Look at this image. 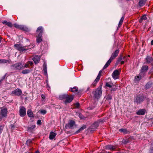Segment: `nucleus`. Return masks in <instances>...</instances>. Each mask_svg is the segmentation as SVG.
I'll return each mask as SVG.
<instances>
[{"label":"nucleus","instance_id":"obj_1","mask_svg":"<svg viewBox=\"0 0 153 153\" xmlns=\"http://www.w3.org/2000/svg\"><path fill=\"white\" fill-rule=\"evenodd\" d=\"M34 46L32 44L29 46H23L22 45L19 44H16L14 45L15 48L17 50L20 52H25L30 49L33 48Z\"/></svg>","mask_w":153,"mask_h":153},{"label":"nucleus","instance_id":"obj_2","mask_svg":"<svg viewBox=\"0 0 153 153\" xmlns=\"http://www.w3.org/2000/svg\"><path fill=\"white\" fill-rule=\"evenodd\" d=\"M119 52V49H117L112 53L110 58L107 61L106 63L103 67L102 70H104L108 67L112 60L114 59L118 56Z\"/></svg>","mask_w":153,"mask_h":153},{"label":"nucleus","instance_id":"obj_3","mask_svg":"<svg viewBox=\"0 0 153 153\" xmlns=\"http://www.w3.org/2000/svg\"><path fill=\"white\" fill-rule=\"evenodd\" d=\"M102 91L101 88H98L92 92L94 98L97 99H98L100 98L102 95Z\"/></svg>","mask_w":153,"mask_h":153},{"label":"nucleus","instance_id":"obj_4","mask_svg":"<svg viewBox=\"0 0 153 153\" xmlns=\"http://www.w3.org/2000/svg\"><path fill=\"white\" fill-rule=\"evenodd\" d=\"M12 68L14 70H20L22 69H24L22 64L21 63H17L11 66Z\"/></svg>","mask_w":153,"mask_h":153},{"label":"nucleus","instance_id":"obj_5","mask_svg":"<svg viewBox=\"0 0 153 153\" xmlns=\"http://www.w3.org/2000/svg\"><path fill=\"white\" fill-rule=\"evenodd\" d=\"M144 100V97L143 96L140 95H138L135 97L134 98V100L135 103L138 104L142 102Z\"/></svg>","mask_w":153,"mask_h":153},{"label":"nucleus","instance_id":"obj_6","mask_svg":"<svg viewBox=\"0 0 153 153\" xmlns=\"http://www.w3.org/2000/svg\"><path fill=\"white\" fill-rule=\"evenodd\" d=\"M76 126L74 121L73 120L69 121L68 123L65 125V128L66 129L68 128H73L74 127Z\"/></svg>","mask_w":153,"mask_h":153},{"label":"nucleus","instance_id":"obj_7","mask_svg":"<svg viewBox=\"0 0 153 153\" xmlns=\"http://www.w3.org/2000/svg\"><path fill=\"white\" fill-rule=\"evenodd\" d=\"M19 113V115L21 117H24L26 114L25 108L23 106H20V107Z\"/></svg>","mask_w":153,"mask_h":153},{"label":"nucleus","instance_id":"obj_8","mask_svg":"<svg viewBox=\"0 0 153 153\" xmlns=\"http://www.w3.org/2000/svg\"><path fill=\"white\" fill-rule=\"evenodd\" d=\"M22 93V92L21 90L20 89L17 88L12 92L11 94L12 95H15L19 96Z\"/></svg>","mask_w":153,"mask_h":153},{"label":"nucleus","instance_id":"obj_9","mask_svg":"<svg viewBox=\"0 0 153 153\" xmlns=\"http://www.w3.org/2000/svg\"><path fill=\"white\" fill-rule=\"evenodd\" d=\"M120 71L118 70H115L112 74V76L114 79H116L118 78V76L120 74Z\"/></svg>","mask_w":153,"mask_h":153},{"label":"nucleus","instance_id":"obj_10","mask_svg":"<svg viewBox=\"0 0 153 153\" xmlns=\"http://www.w3.org/2000/svg\"><path fill=\"white\" fill-rule=\"evenodd\" d=\"M102 72V70H101L99 71L97 77L96 78V79H95L94 82L92 83V85H93L94 86L96 85V83H97V82H98L99 81V79H100Z\"/></svg>","mask_w":153,"mask_h":153},{"label":"nucleus","instance_id":"obj_11","mask_svg":"<svg viewBox=\"0 0 153 153\" xmlns=\"http://www.w3.org/2000/svg\"><path fill=\"white\" fill-rule=\"evenodd\" d=\"M65 100L64 101V103L66 104L68 103L71 102L74 99L73 96H69L68 95V97H67Z\"/></svg>","mask_w":153,"mask_h":153},{"label":"nucleus","instance_id":"obj_12","mask_svg":"<svg viewBox=\"0 0 153 153\" xmlns=\"http://www.w3.org/2000/svg\"><path fill=\"white\" fill-rule=\"evenodd\" d=\"M105 149H106L113 151L116 149V147L113 145H108L105 146Z\"/></svg>","mask_w":153,"mask_h":153},{"label":"nucleus","instance_id":"obj_13","mask_svg":"<svg viewBox=\"0 0 153 153\" xmlns=\"http://www.w3.org/2000/svg\"><path fill=\"white\" fill-rule=\"evenodd\" d=\"M40 59V56H36L32 59L33 60L35 64L38 63Z\"/></svg>","mask_w":153,"mask_h":153},{"label":"nucleus","instance_id":"obj_14","mask_svg":"<svg viewBox=\"0 0 153 153\" xmlns=\"http://www.w3.org/2000/svg\"><path fill=\"white\" fill-rule=\"evenodd\" d=\"M43 31V27L42 26H40L37 28L36 32L38 34H41L42 35Z\"/></svg>","mask_w":153,"mask_h":153},{"label":"nucleus","instance_id":"obj_15","mask_svg":"<svg viewBox=\"0 0 153 153\" xmlns=\"http://www.w3.org/2000/svg\"><path fill=\"white\" fill-rule=\"evenodd\" d=\"M1 114L3 117H5L7 116V110L6 108H3L1 111Z\"/></svg>","mask_w":153,"mask_h":153},{"label":"nucleus","instance_id":"obj_16","mask_svg":"<svg viewBox=\"0 0 153 153\" xmlns=\"http://www.w3.org/2000/svg\"><path fill=\"white\" fill-rule=\"evenodd\" d=\"M42 35L41 34H38L36 36V41L37 43H39L42 41Z\"/></svg>","mask_w":153,"mask_h":153},{"label":"nucleus","instance_id":"obj_17","mask_svg":"<svg viewBox=\"0 0 153 153\" xmlns=\"http://www.w3.org/2000/svg\"><path fill=\"white\" fill-rule=\"evenodd\" d=\"M35 125H33L29 126L27 128V131L29 132H31L33 131V129L35 128Z\"/></svg>","mask_w":153,"mask_h":153},{"label":"nucleus","instance_id":"obj_18","mask_svg":"<svg viewBox=\"0 0 153 153\" xmlns=\"http://www.w3.org/2000/svg\"><path fill=\"white\" fill-rule=\"evenodd\" d=\"M68 97V95L67 94L61 95L59 96V98L60 100H65L67 97Z\"/></svg>","mask_w":153,"mask_h":153},{"label":"nucleus","instance_id":"obj_19","mask_svg":"<svg viewBox=\"0 0 153 153\" xmlns=\"http://www.w3.org/2000/svg\"><path fill=\"white\" fill-rule=\"evenodd\" d=\"M148 66L147 65L143 66L141 68V74H142L143 73H145L147 72L148 70Z\"/></svg>","mask_w":153,"mask_h":153},{"label":"nucleus","instance_id":"obj_20","mask_svg":"<svg viewBox=\"0 0 153 153\" xmlns=\"http://www.w3.org/2000/svg\"><path fill=\"white\" fill-rule=\"evenodd\" d=\"M32 71L33 70L32 69H25L22 71V73L23 74H25L30 73V72Z\"/></svg>","mask_w":153,"mask_h":153},{"label":"nucleus","instance_id":"obj_21","mask_svg":"<svg viewBox=\"0 0 153 153\" xmlns=\"http://www.w3.org/2000/svg\"><path fill=\"white\" fill-rule=\"evenodd\" d=\"M2 23L3 24L6 25L10 27H12L13 26L12 24L10 22H7L6 20L3 22Z\"/></svg>","mask_w":153,"mask_h":153},{"label":"nucleus","instance_id":"obj_22","mask_svg":"<svg viewBox=\"0 0 153 153\" xmlns=\"http://www.w3.org/2000/svg\"><path fill=\"white\" fill-rule=\"evenodd\" d=\"M27 114L28 116L30 117H33V113L31 110H28L27 111Z\"/></svg>","mask_w":153,"mask_h":153},{"label":"nucleus","instance_id":"obj_23","mask_svg":"<svg viewBox=\"0 0 153 153\" xmlns=\"http://www.w3.org/2000/svg\"><path fill=\"white\" fill-rule=\"evenodd\" d=\"M145 113V110L144 109H142L138 111L137 112V114L138 115H143Z\"/></svg>","mask_w":153,"mask_h":153},{"label":"nucleus","instance_id":"obj_24","mask_svg":"<svg viewBox=\"0 0 153 153\" xmlns=\"http://www.w3.org/2000/svg\"><path fill=\"white\" fill-rule=\"evenodd\" d=\"M86 128V125H84L82 127H81L78 130L76 131L75 133L78 134L79 133L80 131H82L84 129H85Z\"/></svg>","mask_w":153,"mask_h":153},{"label":"nucleus","instance_id":"obj_25","mask_svg":"<svg viewBox=\"0 0 153 153\" xmlns=\"http://www.w3.org/2000/svg\"><path fill=\"white\" fill-rule=\"evenodd\" d=\"M20 29L27 32L29 30V29L27 27L22 25H21Z\"/></svg>","mask_w":153,"mask_h":153},{"label":"nucleus","instance_id":"obj_26","mask_svg":"<svg viewBox=\"0 0 153 153\" xmlns=\"http://www.w3.org/2000/svg\"><path fill=\"white\" fill-rule=\"evenodd\" d=\"M56 134L53 132H51L50 133L49 136V138L50 139L52 140L53 139L55 136H56Z\"/></svg>","mask_w":153,"mask_h":153},{"label":"nucleus","instance_id":"obj_27","mask_svg":"<svg viewBox=\"0 0 153 153\" xmlns=\"http://www.w3.org/2000/svg\"><path fill=\"white\" fill-rule=\"evenodd\" d=\"M146 1V0H140L139 3V6L140 7L143 6L145 4Z\"/></svg>","mask_w":153,"mask_h":153},{"label":"nucleus","instance_id":"obj_28","mask_svg":"<svg viewBox=\"0 0 153 153\" xmlns=\"http://www.w3.org/2000/svg\"><path fill=\"white\" fill-rule=\"evenodd\" d=\"M152 85V83L151 82H149L147 83L145 85V88L148 89L151 88Z\"/></svg>","mask_w":153,"mask_h":153},{"label":"nucleus","instance_id":"obj_29","mask_svg":"<svg viewBox=\"0 0 153 153\" xmlns=\"http://www.w3.org/2000/svg\"><path fill=\"white\" fill-rule=\"evenodd\" d=\"M146 62L147 63H150L153 61V59L152 57L147 56L146 59Z\"/></svg>","mask_w":153,"mask_h":153},{"label":"nucleus","instance_id":"obj_30","mask_svg":"<svg viewBox=\"0 0 153 153\" xmlns=\"http://www.w3.org/2000/svg\"><path fill=\"white\" fill-rule=\"evenodd\" d=\"M99 126V122H96L94 123L92 126V128H96Z\"/></svg>","mask_w":153,"mask_h":153},{"label":"nucleus","instance_id":"obj_31","mask_svg":"<svg viewBox=\"0 0 153 153\" xmlns=\"http://www.w3.org/2000/svg\"><path fill=\"white\" fill-rule=\"evenodd\" d=\"M119 131L123 132L125 134H126L129 132L126 129L121 128L119 129Z\"/></svg>","mask_w":153,"mask_h":153},{"label":"nucleus","instance_id":"obj_32","mask_svg":"<svg viewBox=\"0 0 153 153\" xmlns=\"http://www.w3.org/2000/svg\"><path fill=\"white\" fill-rule=\"evenodd\" d=\"M124 19V16H123L121 17V18L120 19V21L119 23V25H118V27H120V26L121 25H122V24L123 23V20Z\"/></svg>","mask_w":153,"mask_h":153},{"label":"nucleus","instance_id":"obj_33","mask_svg":"<svg viewBox=\"0 0 153 153\" xmlns=\"http://www.w3.org/2000/svg\"><path fill=\"white\" fill-rule=\"evenodd\" d=\"M147 18L146 15H144L139 20V22L140 23L142 22V21L145 20L147 19Z\"/></svg>","mask_w":153,"mask_h":153},{"label":"nucleus","instance_id":"obj_34","mask_svg":"<svg viewBox=\"0 0 153 153\" xmlns=\"http://www.w3.org/2000/svg\"><path fill=\"white\" fill-rule=\"evenodd\" d=\"M43 71L44 74L45 75H47V68L46 65V64H44L43 65Z\"/></svg>","mask_w":153,"mask_h":153},{"label":"nucleus","instance_id":"obj_35","mask_svg":"<svg viewBox=\"0 0 153 153\" xmlns=\"http://www.w3.org/2000/svg\"><path fill=\"white\" fill-rule=\"evenodd\" d=\"M141 74L140 73L139 76H137L135 78L134 80L136 81H139L141 78Z\"/></svg>","mask_w":153,"mask_h":153},{"label":"nucleus","instance_id":"obj_36","mask_svg":"<svg viewBox=\"0 0 153 153\" xmlns=\"http://www.w3.org/2000/svg\"><path fill=\"white\" fill-rule=\"evenodd\" d=\"M70 91L73 92H76L78 91V89L76 87H74L73 88H71Z\"/></svg>","mask_w":153,"mask_h":153},{"label":"nucleus","instance_id":"obj_37","mask_svg":"<svg viewBox=\"0 0 153 153\" xmlns=\"http://www.w3.org/2000/svg\"><path fill=\"white\" fill-rule=\"evenodd\" d=\"M117 89L115 85H113V86L111 88L110 90L111 92L113 91H115Z\"/></svg>","mask_w":153,"mask_h":153},{"label":"nucleus","instance_id":"obj_38","mask_svg":"<svg viewBox=\"0 0 153 153\" xmlns=\"http://www.w3.org/2000/svg\"><path fill=\"white\" fill-rule=\"evenodd\" d=\"M7 62L10 63L8 60L4 59H0V63H5Z\"/></svg>","mask_w":153,"mask_h":153},{"label":"nucleus","instance_id":"obj_39","mask_svg":"<svg viewBox=\"0 0 153 153\" xmlns=\"http://www.w3.org/2000/svg\"><path fill=\"white\" fill-rule=\"evenodd\" d=\"M114 85L112 84V83H110L109 82H107L106 83L105 85L106 86L111 88Z\"/></svg>","mask_w":153,"mask_h":153},{"label":"nucleus","instance_id":"obj_40","mask_svg":"<svg viewBox=\"0 0 153 153\" xmlns=\"http://www.w3.org/2000/svg\"><path fill=\"white\" fill-rule=\"evenodd\" d=\"M39 111L40 112V113L42 114H45L47 113V111L45 110H40Z\"/></svg>","mask_w":153,"mask_h":153},{"label":"nucleus","instance_id":"obj_41","mask_svg":"<svg viewBox=\"0 0 153 153\" xmlns=\"http://www.w3.org/2000/svg\"><path fill=\"white\" fill-rule=\"evenodd\" d=\"M32 140L31 139H28L26 141V144L27 146H28L29 145L30 143H32Z\"/></svg>","mask_w":153,"mask_h":153},{"label":"nucleus","instance_id":"obj_42","mask_svg":"<svg viewBox=\"0 0 153 153\" xmlns=\"http://www.w3.org/2000/svg\"><path fill=\"white\" fill-rule=\"evenodd\" d=\"M149 153H153V143L152 144L150 149Z\"/></svg>","mask_w":153,"mask_h":153},{"label":"nucleus","instance_id":"obj_43","mask_svg":"<svg viewBox=\"0 0 153 153\" xmlns=\"http://www.w3.org/2000/svg\"><path fill=\"white\" fill-rule=\"evenodd\" d=\"M112 96L111 95H108L106 99L108 100H111L112 99Z\"/></svg>","mask_w":153,"mask_h":153},{"label":"nucleus","instance_id":"obj_44","mask_svg":"<svg viewBox=\"0 0 153 153\" xmlns=\"http://www.w3.org/2000/svg\"><path fill=\"white\" fill-rule=\"evenodd\" d=\"M15 27L16 28L20 29L21 25H19L16 24H14V25Z\"/></svg>","mask_w":153,"mask_h":153},{"label":"nucleus","instance_id":"obj_45","mask_svg":"<svg viewBox=\"0 0 153 153\" xmlns=\"http://www.w3.org/2000/svg\"><path fill=\"white\" fill-rule=\"evenodd\" d=\"M79 117L81 119H85V117L83 116L82 114H79Z\"/></svg>","mask_w":153,"mask_h":153},{"label":"nucleus","instance_id":"obj_46","mask_svg":"<svg viewBox=\"0 0 153 153\" xmlns=\"http://www.w3.org/2000/svg\"><path fill=\"white\" fill-rule=\"evenodd\" d=\"M123 60V56L122 55H120V56L118 58V62H120Z\"/></svg>","mask_w":153,"mask_h":153},{"label":"nucleus","instance_id":"obj_47","mask_svg":"<svg viewBox=\"0 0 153 153\" xmlns=\"http://www.w3.org/2000/svg\"><path fill=\"white\" fill-rule=\"evenodd\" d=\"M129 142L128 139H126V140H124L123 141V143L126 144L128 143Z\"/></svg>","mask_w":153,"mask_h":153},{"label":"nucleus","instance_id":"obj_48","mask_svg":"<svg viewBox=\"0 0 153 153\" xmlns=\"http://www.w3.org/2000/svg\"><path fill=\"white\" fill-rule=\"evenodd\" d=\"M29 67V64L27 63H26L24 65V68H27Z\"/></svg>","mask_w":153,"mask_h":153},{"label":"nucleus","instance_id":"obj_49","mask_svg":"<svg viewBox=\"0 0 153 153\" xmlns=\"http://www.w3.org/2000/svg\"><path fill=\"white\" fill-rule=\"evenodd\" d=\"M75 106L76 108H78L79 106V104L78 102H77L75 104Z\"/></svg>","mask_w":153,"mask_h":153},{"label":"nucleus","instance_id":"obj_50","mask_svg":"<svg viewBox=\"0 0 153 153\" xmlns=\"http://www.w3.org/2000/svg\"><path fill=\"white\" fill-rule=\"evenodd\" d=\"M37 124L38 125H40L41 124V120H37Z\"/></svg>","mask_w":153,"mask_h":153},{"label":"nucleus","instance_id":"obj_51","mask_svg":"<svg viewBox=\"0 0 153 153\" xmlns=\"http://www.w3.org/2000/svg\"><path fill=\"white\" fill-rule=\"evenodd\" d=\"M29 65L30 64V65H32L33 64V62L32 61H28V62Z\"/></svg>","mask_w":153,"mask_h":153},{"label":"nucleus","instance_id":"obj_52","mask_svg":"<svg viewBox=\"0 0 153 153\" xmlns=\"http://www.w3.org/2000/svg\"><path fill=\"white\" fill-rule=\"evenodd\" d=\"M41 97L43 99H44L45 98V97L43 94L41 95Z\"/></svg>","mask_w":153,"mask_h":153},{"label":"nucleus","instance_id":"obj_53","mask_svg":"<svg viewBox=\"0 0 153 153\" xmlns=\"http://www.w3.org/2000/svg\"><path fill=\"white\" fill-rule=\"evenodd\" d=\"M126 57L125 56L124 57H123V61H126V59H125Z\"/></svg>","mask_w":153,"mask_h":153},{"label":"nucleus","instance_id":"obj_54","mask_svg":"<svg viewBox=\"0 0 153 153\" xmlns=\"http://www.w3.org/2000/svg\"><path fill=\"white\" fill-rule=\"evenodd\" d=\"M124 61H123L121 62V64H123L124 63Z\"/></svg>","mask_w":153,"mask_h":153},{"label":"nucleus","instance_id":"obj_55","mask_svg":"<svg viewBox=\"0 0 153 153\" xmlns=\"http://www.w3.org/2000/svg\"><path fill=\"white\" fill-rule=\"evenodd\" d=\"M151 45H153V40H152L151 42Z\"/></svg>","mask_w":153,"mask_h":153},{"label":"nucleus","instance_id":"obj_56","mask_svg":"<svg viewBox=\"0 0 153 153\" xmlns=\"http://www.w3.org/2000/svg\"><path fill=\"white\" fill-rule=\"evenodd\" d=\"M119 62H118V60H117V62H116V64L117 65H118L119 64Z\"/></svg>","mask_w":153,"mask_h":153},{"label":"nucleus","instance_id":"obj_57","mask_svg":"<svg viewBox=\"0 0 153 153\" xmlns=\"http://www.w3.org/2000/svg\"><path fill=\"white\" fill-rule=\"evenodd\" d=\"M35 153H39V151H36Z\"/></svg>","mask_w":153,"mask_h":153},{"label":"nucleus","instance_id":"obj_58","mask_svg":"<svg viewBox=\"0 0 153 153\" xmlns=\"http://www.w3.org/2000/svg\"><path fill=\"white\" fill-rule=\"evenodd\" d=\"M90 89L89 87H88L87 88V90H88L89 89Z\"/></svg>","mask_w":153,"mask_h":153},{"label":"nucleus","instance_id":"obj_59","mask_svg":"<svg viewBox=\"0 0 153 153\" xmlns=\"http://www.w3.org/2000/svg\"><path fill=\"white\" fill-rule=\"evenodd\" d=\"M79 92H78V94L79 95Z\"/></svg>","mask_w":153,"mask_h":153},{"label":"nucleus","instance_id":"obj_60","mask_svg":"<svg viewBox=\"0 0 153 153\" xmlns=\"http://www.w3.org/2000/svg\"><path fill=\"white\" fill-rule=\"evenodd\" d=\"M26 153H31L30 152H26Z\"/></svg>","mask_w":153,"mask_h":153},{"label":"nucleus","instance_id":"obj_61","mask_svg":"<svg viewBox=\"0 0 153 153\" xmlns=\"http://www.w3.org/2000/svg\"><path fill=\"white\" fill-rule=\"evenodd\" d=\"M1 42V40L0 39V43Z\"/></svg>","mask_w":153,"mask_h":153}]
</instances>
